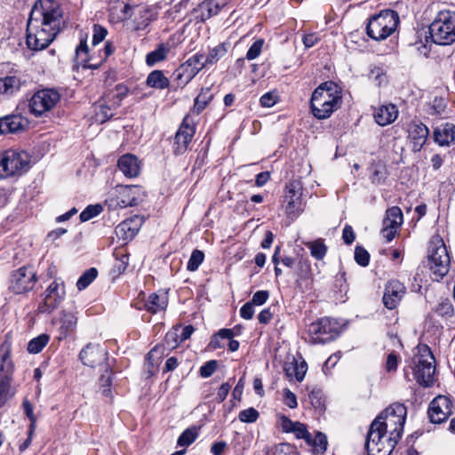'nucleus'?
<instances>
[{
	"label": "nucleus",
	"mask_w": 455,
	"mask_h": 455,
	"mask_svg": "<svg viewBox=\"0 0 455 455\" xmlns=\"http://www.w3.org/2000/svg\"><path fill=\"white\" fill-rule=\"evenodd\" d=\"M87 53H88V46L85 40H81L79 45L76 47V59L83 63H86L88 61L87 60ZM100 63H88L84 64L89 68L96 69L99 68Z\"/></svg>",
	"instance_id": "c03bdc74"
},
{
	"label": "nucleus",
	"mask_w": 455,
	"mask_h": 455,
	"mask_svg": "<svg viewBox=\"0 0 455 455\" xmlns=\"http://www.w3.org/2000/svg\"><path fill=\"white\" fill-rule=\"evenodd\" d=\"M23 409H24V413L26 414V416L28 418V419L30 421V424H29L30 435H33L35 429H36V418L33 411V405L28 399H25L23 401Z\"/></svg>",
	"instance_id": "5fc2aeb1"
},
{
	"label": "nucleus",
	"mask_w": 455,
	"mask_h": 455,
	"mask_svg": "<svg viewBox=\"0 0 455 455\" xmlns=\"http://www.w3.org/2000/svg\"><path fill=\"white\" fill-rule=\"evenodd\" d=\"M400 360L401 357L395 351L389 352L384 363L385 371L388 373L395 372Z\"/></svg>",
	"instance_id": "49530a36"
},
{
	"label": "nucleus",
	"mask_w": 455,
	"mask_h": 455,
	"mask_svg": "<svg viewBox=\"0 0 455 455\" xmlns=\"http://www.w3.org/2000/svg\"><path fill=\"white\" fill-rule=\"evenodd\" d=\"M11 379L0 378V407L4 405V403L7 400V395L10 389Z\"/></svg>",
	"instance_id": "69168bd1"
},
{
	"label": "nucleus",
	"mask_w": 455,
	"mask_h": 455,
	"mask_svg": "<svg viewBox=\"0 0 455 455\" xmlns=\"http://www.w3.org/2000/svg\"><path fill=\"white\" fill-rule=\"evenodd\" d=\"M37 281L33 267L24 266L13 271L10 279V290L21 294L33 289Z\"/></svg>",
	"instance_id": "ddd939ff"
},
{
	"label": "nucleus",
	"mask_w": 455,
	"mask_h": 455,
	"mask_svg": "<svg viewBox=\"0 0 455 455\" xmlns=\"http://www.w3.org/2000/svg\"><path fill=\"white\" fill-rule=\"evenodd\" d=\"M342 104L341 89L333 82L321 84L315 89L310 99V110L318 120L329 118Z\"/></svg>",
	"instance_id": "7ed1b4c3"
},
{
	"label": "nucleus",
	"mask_w": 455,
	"mask_h": 455,
	"mask_svg": "<svg viewBox=\"0 0 455 455\" xmlns=\"http://www.w3.org/2000/svg\"><path fill=\"white\" fill-rule=\"evenodd\" d=\"M169 52V48L164 44H161L153 52H150L146 56V62L148 66H154L159 61L164 60Z\"/></svg>",
	"instance_id": "79ce46f5"
},
{
	"label": "nucleus",
	"mask_w": 455,
	"mask_h": 455,
	"mask_svg": "<svg viewBox=\"0 0 455 455\" xmlns=\"http://www.w3.org/2000/svg\"><path fill=\"white\" fill-rule=\"evenodd\" d=\"M194 332V327L192 325H187L181 329V332L178 335L176 332H169L166 335V341L168 342L170 339H175L176 337H179L180 342L185 341L189 339L192 333Z\"/></svg>",
	"instance_id": "4d7b16f0"
},
{
	"label": "nucleus",
	"mask_w": 455,
	"mask_h": 455,
	"mask_svg": "<svg viewBox=\"0 0 455 455\" xmlns=\"http://www.w3.org/2000/svg\"><path fill=\"white\" fill-rule=\"evenodd\" d=\"M66 295L64 282L55 279L44 292V301L39 305L38 310L43 314H50L63 301Z\"/></svg>",
	"instance_id": "4468645a"
},
{
	"label": "nucleus",
	"mask_w": 455,
	"mask_h": 455,
	"mask_svg": "<svg viewBox=\"0 0 455 455\" xmlns=\"http://www.w3.org/2000/svg\"><path fill=\"white\" fill-rule=\"evenodd\" d=\"M432 41L440 45H450L455 42V11L438 12L429 25Z\"/></svg>",
	"instance_id": "20e7f679"
},
{
	"label": "nucleus",
	"mask_w": 455,
	"mask_h": 455,
	"mask_svg": "<svg viewBox=\"0 0 455 455\" xmlns=\"http://www.w3.org/2000/svg\"><path fill=\"white\" fill-rule=\"evenodd\" d=\"M182 65L187 68L189 72L196 76L199 71L207 65V63L205 62V57L204 54L196 53L188 58Z\"/></svg>",
	"instance_id": "c9c22d12"
},
{
	"label": "nucleus",
	"mask_w": 455,
	"mask_h": 455,
	"mask_svg": "<svg viewBox=\"0 0 455 455\" xmlns=\"http://www.w3.org/2000/svg\"><path fill=\"white\" fill-rule=\"evenodd\" d=\"M453 312V306L450 300H444L438 304L436 313L442 316H451Z\"/></svg>",
	"instance_id": "338daca9"
},
{
	"label": "nucleus",
	"mask_w": 455,
	"mask_h": 455,
	"mask_svg": "<svg viewBox=\"0 0 455 455\" xmlns=\"http://www.w3.org/2000/svg\"><path fill=\"white\" fill-rule=\"evenodd\" d=\"M49 340H50V336L48 334H45V333L40 334L39 336L32 339L28 342V351L30 354H38L48 344Z\"/></svg>",
	"instance_id": "ea45409f"
},
{
	"label": "nucleus",
	"mask_w": 455,
	"mask_h": 455,
	"mask_svg": "<svg viewBox=\"0 0 455 455\" xmlns=\"http://www.w3.org/2000/svg\"><path fill=\"white\" fill-rule=\"evenodd\" d=\"M306 246L310 250L311 255L317 260L323 259L327 252V246L323 239H317L313 242L306 243Z\"/></svg>",
	"instance_id": "4c0bfd02"
},
{
	"label": "nucleus",
	"mask_w": 455,
	"mask_h": 455,
	"mask_svg": "<svg viewBox=\"0 0 455 455\" xmlns=\"http://www.w3.org/2000/svg\"><path fill=\"white\" fill-rule=\"evenodd\" d=\"M405 294V286L398 280L389 281L386 286L383 295V303L388 309L395 308Z\"/></svg>",
	"instance_id": "a211bd4d"
},
{
	"label": "nucleus",
	"mask_w": 455,
	"mask_h": 455,
	"mask_svg": "<svg viewBox=\"0 0 455 455\" xmlns=\"http://www.w3.org/2000/svg\"><path fill=\"white\" fill-rule=\"evenodd\" d=\"M434 140L441 147L455 143V124L445 123L437 126L433 132Z\"/></svg>",
	"instance_id": "b1692460"
},
{
	"label": "nucleus",
	"mask_w": 455,
	"mask_h": 455,
	"mask_svg": "<svg viewBox=\"0 0 455 455\" xmlns=\"http://www.w3.org/2000/svg\"><path fill=\"white\" fill-rule=\"evenodd\" d=\"M398 116V110L393 104L381 106L374 112L375 122L380 126L392 124Z\"/></svg>",
	"instance_id": "c756f323"
},
{
	"label": "nucleus",
	"mask_w": 455,
	"mask_h": 455,
	"mask_svg": "<svg viewBox=\"0 0 455 455\" xmlns=\"http://www.w3.org/2000/svg\"><path fill=\"white\" fill-rule=\"evenodd\" d=\"M105 373L101 374L100 377V386L101 389V393L105 396H110L111 390L110 387L112 384V377H113V371L110 370V363H107V365H105Z\"/></svg>",
	"instance_id": "a19ab883"
},
{
	"label": "nucleus",
	"mask_w": 455,
	"mask_h": 455,
	"mask_svg": "<svg viewBox=\"0 0 455 455\" xmlns=\"http://www.w3.org/2000/svg\"><path fill=\"white\" fill-rule=\"evenodd\" d=\"M173 81L176 83L177 87L183 88L188 84L196 76L189 72L187 68L182 64L173 72Z\"/></svg>",
	"instance_id": "e433bc0d"
},
{
	"label": "nucleus",
	"mask_w": 455,
	"mask_h": 455,
	"mask_svg": "<svg viewBox=\"0 0 455 455\" xmlns=\"http://www.w3.org/2000/svg\"><path fill=\"white\" fill-rule=\"evenodd\" d=\"M218 367V362L216 360H210L200 367V375L203 378L211 377Z\"/></svg>",
	"instance_id": "680f3d73"
},
{
	"label": "nucleus",
	"mask_w": 455,
	"mask_h": 455,
	"mask_svg": "<svg viewBox=\"0 0 455 455\" xmlns=\"http://www.w3.org/2000/svg\"><path fill=\"white\" fill-rule=\"evenodd\" d=\"M398 24L397 12L393 10H384L369 20L366 33L373 40H384L395 31Z\"/></svg>",
	"instance_id": "423d86ee"
},
{
	"label": "nucleus",
	"mask_w": 455,
	"mask_h": 455,
	"mask_svg": "<svg viewBox=\"0 0 455 455\" xmlns=\"http://www.w3.org/2000/svg\"><path fill=\"white\" fill-rule=\"evenodd\" d=\"M117 166L127 178H135L140 172V161L137 156L132 154L122 156L118 159Z\"/></svg>",
	"instance_id": "393cba45"
},
{
	"label": "nucleus",
	"mask_w": 455,
	"mask_h": 455,
	"mask_svg": "<svg viewBox=\"0 0 455 455\" xmlns=\"http://www.w3.org/2000/svg\"><path fill=\"white\" fill-rule=\"evenodd\" d=\"M28 124V120L20 115L6 116L0 118V133H15L24 131Z\"/></svg>",
	"instance_id": "4be33fe9"
},
{
	"label": "nucleus",
	"mask_w": 455,
	"mask_h": 455,
	"mask_svg": "<svg viewBox=\"0 0 455 455\" xmlns=\"http://www.w3.org/2000/svg\"><path fill=\"white\" fill-rule=\"evenodd\" d=\"M403 224V213L399 207L393 206L387 209L383 226L392 227L399 229Z\"/></svg>",
	"instance_id": "72a5a7b5"
},
{
	"label": "nucleus",
	"mask_w": 455,
	"mask_h": 455,
	"mask_svg": "<svg viewBox=\"0 0 455 455\" xmlns=\"http://www.w3.org/2000/svg\"><path fill=\"white\" fill-rule=\"evenodd\" d=\"M12 342L6 337L0 346V378L12 379L14 363L11 356Z\"/></svg>",
	"instance_id": "aec40b11"
},
{
	"label": "nucleus",
	"mask_w": 455,
	"mask_h": 455,
	"mask_svg": "<svg viewBox=\"0 0 455 455\" xmlns=\"http://www.w3.org/2000/svg\"><path fill=\"white\" fill-rule=\"evenodd\" d=\"M82 363L94 368L108 362V352L104 346L89 343L79 354Z\"/></svg>",
	"instance_id": "2eb2a0df"
},
{
	"label": "nucleus",
	"mask_w": 455,
	"mask_h": 455,
	"mask_svg": "<svg viewBox=\"0 0 455 455\" xmlns=\"http://www.w3.org/2000/svg\"><path fill=\"white\" fill-rule=\"evenodd\" d=\"M59 339H65L76 328L77 317L75 312L62 310L59 319Z\"/></svg>",
	"instance_id": "bb28decb"
},
{
	"label": "nucleus",
	"mask_w": 455,
	"mask_h": 455,
	"mask_svg": "<svg viewBox=\"0 0 455 455\" xmlns=\"http://www.w3.org/2000/svg\"><path fill=\"white\" fill-rule=\"evenodd\" d=\"M278 101V95L275 92H268L264 93L260 99V105L264 108H271Z\"/></svg>",
	"instance_id": "e2e57ef3"
},
{
	"label": "nucleus",
	"mask_w": 455,
	"mask_h": 455,
	"mask_svg": "<svg viewBox=\"0 0 455 455\" xmlns=\"http://www.w3.org/2000/svg\"><path fill=\"white\" fill-rule=\"evenodd\" d=\"M204 254L202 251L194 250L187 264V269L194 272L198 269L199 266L203 263Z\"/></svg>",
	"instance_id": "de8ad7c7"
},
{
	"label": "nucleus",
	"mask_w": 455,
	"mask_h": 455,
	"mask_svg": "<svg viewBox=\"0 0 455 455\" xmlns=\"http://www.w3.org/2000/svg\"><path fill=\"white\" fill-rule=\"evenodd\" d=\"M147 84L149 87L164 90L170 84L169 79L161 70H154L147 77Z\"/></svg>",
	"instance_id": "f704fd0d"
},
{
	"label": "nucleus",
	"mask_w": 455,
	"mask_h": 455,
	"mask_svg": "<svg viewBox=\"0 0 455 455\" xmlns=\"http://www.w3.org/2000/svg\"><path fill=\"white\" fill-rule=\"evenodd\" d=\"M435 359L427 345H419L413 358V375L416 381L424 387H431L435 381Z\"/></svg>",
	"instance_id": "39448f33"
},
{
	"label": "nucleus",
	"mask_w": 455,
	"mask_h": 455,
	"mask_svg": "<svg viewBox=\"0 0 455 455\" xmlns=\"http://www.w3.org/2000/svg\"><path fill=\"white\" fill-rule=\"evenodd\" d=\"M298 439H304L307 443L311 442V435L303 423L297 422L292 432Z\"/></svg>",
	"instance_id": "052dcab7"
},
{
	"label": "nucleus",
	"mask_w": 455,
	"mask_h": 455,
	"mask_svg": "<svg viewBox=\"0 0 455 455\" xmlns=\"http://www.w3.org/2000/svg\"><path fill=\"white\" fill-rule=\"evenodd\" d=\"M102 211V207L100 204L88 205L81 213H80V220L82 222H85L90 220L91 219L98 216Z\"/></svg>",
	"instance_id": "8fccbe9b"
},
{
	"label": "nucleus",
	"mask_w": 455,
	"mask_h": 455,
	"mask_svg": "<svg viewBox=\"0 0 455 455\" xmlns=\"http://www.w3.org/2000/svg\"><path fill=\"white\" fill-rule=\"evenodd\" d=\"M407 416L400 403L390 404L370 425L365 449L368 455H390L402 438Z\"/></svg>",
	"instance_id": "f257e3e1"
},
{
	"label": "nucleus",
	"mask_w": 455,
	"mask_h": 455,
	"mask_svg": "<svg viewBox=\"0 0 455 455\" xmlns=\"http://www.w3.org/2000/svg\"><path fill=\"white\" fill-rule=\"evenodd\" d=\"M168 305L167 293H152L144 303V308L152 314H156L166 308Z\"/></svg>",
	"instance_id": "7c9ffc66"
},
{
	"label": "nucleus",
	"mask_w": 455,
	"mask_h": 455,
	"mask_svg": "<svg viewBox=\"0 0 455 455\" xmlns=\"http://www.w3.org/2000/svg\"><path fill=\"white\" fill-rule=\"evenodd\" d=\"M307 443L312 447L314 454H323L328 445L326 435L321 432H317L314 438L311 437V442Z\"/></svg>",
	"instance_id": "58836bf2"
},
{
	"label": "nucleus",
	"mask_w": 455,
	"mask_h": 455,
	"mask_svg": "<svg viewBox=\"0 0 455 455\" xmlns=\"http://www.w3.org/2000/svg\"><path fill=\"white\" fill-rule=\"evenodd\" d=\"M29 169V157L13 149L0 152V179L20 175Z\"/></svg>",
	"instance_id": "6e6552de"
},
{
	"label": "nucleus",
	"mask_w": 455,
	"mask_h": 455,
	"mask_svg": "<svg viewBox=\"0 0 455 455\" xmlns=\"http://www.w3.org/2000/svg\"><path fill=\"white\" fill-rule=\"evenodd\" d=\"M447 107L446 100L443 97H435L428 104L427 114L431 116H441Z\"/></svg>",
	"instance_id": "a18cd8bd"
},
{
	"label": "nucleus",
	"mask_w": 455,
	"mask_h": 455,
	"mask_svg": "<svg viewBox=\"0 0 455 455\" xmlns=\"http://www.w3.org/2000/svg\"><path fill=\"white\" fill-rule=\"evenodd\" d=\"M259 411L253 407L243 410L239 412L238 419L244 423H253L259 419Z\"/></svg>",
	"instance_id": "864d4df0"
},
{
	"label": "nucleus",
	"mask_w": 455,
	"mask_h": 455,
	"mask_svg": "<svg viewBox=\"0 0 455 455\" xmlns=\"http://www.w3.org/2000/svg\"><path fill=\"white\" fill-rule=\"evenodd\" d=\"M355 260L361 267H367L370 262V253L362 246L355 249Z\"/></svg>",
	"instance_id": "6e6d98bb"
},
{
	"label": "nucleus",
	"mask_w": 455,
	"mask_h": 455,
	"mask_svg": "<svg viewBox=\"0 0 455 455\" xmlns=\"http://www.w3.org/2000/svg\"><path fill=\"white\" fill-rule=\"evenodd\" d=\"M195 127L188 123V118L185 117L174 138V153L183 154L188 147L193 136L195 135Z\"/></svg>",
	"instance_id": "6ab92c4d"
},
{
	"label": "nucleus",
	"mask_w": 455,
	"mask_h": 455,
	"mask_svg": "<svg viewBox=\"0 0 455 455\" xmlns=\"http://www.w3.org/2000/svg\"><path fill=\"white\" fill-rule=\"evenodd\" d=\"M451 259L443 239L437 235L431 238L428 247V265L438 281L447 275L450 269Z\"/></svg>",
	"instance_id": "0eeeda50"
},
{
	"label": "nucleus",
	"mask_w": 455,
	"mask_h": 455,
	"mask_svg": "<svg viewBox=\"0 0 455 455\" xmlns=\"http://www.w3.org/2000/svg\"><path fill=\"white\" fill-rule=\"evenodd\" d=\"M283 403L291 409H294L298 405L295 394L288 388L283 390Z\"/></svg>",
	"instance_id": "774afa93"
},
{
	"label": "nucleus",
	"mask_w": 455,
	"mask_h": 455,
	"mask_svg": "<svg viewBox=\"0 0 455 455\" xmlns=\"http://www.w3.org/2000/svg\"><path fill=\"white\" fill-rule=\"evenodd\" d=\"M144 191L140 187L132 185H118L114 191V197L110 199L111 205L126 208L136 206L143 201Z\"/></svg>",
	"instance_id": "9d476101"
},
{
	"label": "nucleus",
	"mask_w": 455,
	"mask_h": 455,
	"mask_svg": "<svg viewBox=\"0 0 455 455\" xmlns=\"http://www.w3.org/2000/svg\"><path fill=\"white\" fill-rule=\"evenodd\" d=\"M264 44H265V41L262 38H259L256 41H254V43L250 46V48L248 49V51L246 52V59L248 60H252L257 59L262 52Z\"/></svg>",
	"instance_id": "603ef678"
},
{
	"label": "nucleus",
	"mask_w": 455,
	"mask_h": 455,
	"mask_svg": "<svg viewBox=\"0 0 455 455\" xmlns=\"http://www.w3.org/2000/svg\"><path fill=\"white\" fill-rule=\"evenodd\" d=\"M62 10L55 0H38L27 24L26 44L32 51L48 47L60 30Z\"/></svg>",
	"instance_id": "f03ea898"
},
{
	"label": "nucleus",
	"mask_w": 455,
	"mask_h": 455,
	"mask_svg": "<svg viewBox=\"0 0 455 455\" xmlns=\"http://www.w3.org/2000/svg\"><path fill=\"white\" fill-rule=\"evenodd\" d=\"M133 7L124 0H111L109 3L110 16L116 21L125 20L132 15Z\"/></svg>",
	"instance_id": "cd10ccee"
},
{
	"label": "nucleus",
	"mask_w": 455,
	"mask_h": 455,
	"mask_svg": "<svg viewBox=\"0 0 455 455\" xmlns=\"http://www.w3.org/2000/svg\"><path fill=\"white\" fill-rule=\"evenodd\" d=\"M108 35V30L104 27L100 25L95 24L93 26V35H92V44L96 45L102 42L106 36Z\"/></svg>",
	"instance_id": "0e129e2a"
},
{
	"label": "nucleus",
	"mask_w": 455,
	"mask_h": 455,
	"mask_svg": "<svg viewBox=\"0 0 455 455\" xmlns=\"http://www.w3.org/2000/svg\"><path fill=\"white\" fill-rule=\"evenodd\" d=\"M274 455H299L295 446L290 443H279L275 446Z\"/></svg>",
	"instance_id": "13d9d810"
},
{
	"label": "nucleus",
	"mask_w": 455,
	"mask_h": 455,
	"mask_svg": "<svg viewBox=\"0 0 455 455\" xmlns=\"http://www.w3.org/2000/svg\"><path fill=\"white\" fill-rule=\"evenodd\" d=\"M284 371L290 379L294 378L297 381L301 382L307 373V364L300 355L298 358H294L291 363H286Z\"/></svg>",
	"instance_id": "c85d7f7f"
},
{
	"label": "nucleus",
	"mask_w": 455,
	"mask_h": 455,
	"mask_svg": "<svg viewBox=\"0 0 455 455\" xmlns=\"http://www.w3.org/2000/svg\"><path fill=\"white\" fill-rule=\"evenodd\" d=\"M227 53V48L224 44H219L212 48L205 57L207 64H214Z\"/></svg>",
	"instance_id": "09e8293b"
},
{
	"label": "nucleus",
	"mask_w": 455,
	"mask_h": 455,
	"mask_svg": "<svg viewBox=\"0 0 455 455\" xmlns=\"http://www.w3.org/2000/svg\"><path fill=\"white\" fill-rule=\"evenodd\" d=\"M452 412V404L445 395L436 396L429 404L428 417L432 423L440 424L446 420Z\"/></svg>",
	"instance_id": "dca6fc26"
},
{
	"label": "nucleus",
	"mask_w": 455,
	"mask_h": 455,
	"mask_svg": "<svg viewBox=\"0 0 455 455\" xmlns=\"http://www.w3.org/2000/svg\"><path fill=\"white\" fill-rule=\"evenodd\" d=\"M60 100V94L52 89L36 92L29 100V109L36 116H41L50 111Z\"/></svg>",
	"instance_id": "f8f14e48"
},
{
	"label": "nucleus",
	"mask_w": 455,
	"mask_h": 455,
	"mask_svg": "<svg viewBox=\"0 0 455 455\" xmlns=\"http://www.w3.org/2000/svg\"><path fill=\"white\" fill-rule=\"evenodd\" d=\"M129 89L124 84H118L104 96L112 103L114 108H118L122 100L127 96Z\"/></svg>",
	"instance_id": "473e14b6"
},
{
	"label": "nucleus",
	"mask_w": 455,
	"mask_h": 455,
	"mask_svg": "<svg viewBox=\"0 0 455 455\" xmlns=\"http://www.w3.org/2000/svg\"><path fill=\"white\" fill-rule=\"evenodd\" d=\"M25 84L26 80L20 74L0 77V95L11 96L19 92Z\"/></svg>",
	"instance_id": "5701e85b"
},
{
	"label": "nucleus",
	"mask_w": 455,
	"mask_h": 455,
	"mask_svg": "<svg viewBox=\"0 0 455 455\" xmlns=\"http://www.w3.org/2000/svg\"><path fill=\"white\" fill-rule=\"evenodd\" d=\"M116 108L104 96L95 107L96 120L101 124L105 123L114 116V110Z\"/></svg>",
	"instance_id": "2f4dec72"
},
{
	"label": "nucleus",
	"mask_w": 455,
	"mask_h": 455,
	"mask_svg": "<svg viewBox=\"0 0 455 455\" xmlns=\"http://www.w3.org/2000/svg\"><path fill=\"white\" fill-rule=\"evenodd\" d=\"M196 432L193 429L188 428L179 436L177 443L180 447H187L190 445L196 439Z\"/></svg>",
	"instance_id": "3c124183"
},
{
	"label": "nucleus",
	"mask_w": 455,
	"mask_h": 455,
	"mask_svg": "<svg viewBox=\"0 0 455 455\" xmlns=\"http://www.w3.org/2000/svg\"><path fill=\"white\" fill-rule=\"evenodd\" d=\"M283 203L285 213L291 219L297 218L303 212L302 184L299 180H291L285 186Z\"/></svg>",
	"instance_id": "9b49d317"
},
{
	"label": "nucleus",
	"mask_w": 455,
	"mask_h": 455,
	"mask_svg": "<svg viewBox=\"0 0 455 455\" xmlns=\"http://www.w3.org/2000/svg\"><path fill=\"white\" fill-rule=\"evenodd\" d=\"M369 78L371 79L378 86L387 82L386 75L379 67H374L371 69Z\"/></svg>",
	"instance_id": "bf43d9fd"
},
{
	"label": "nucleus",
	"mask_w": 455,
	"mask_h": 455,
	"mask_svg": "<svg viewBox=\"0 0 455 455\" xmlns=\"http://www.w3.org/2000/svg\"><path fill=\"white\" fill-rule=\"evenodd\" d=\"M310 341L314 344H324L335 339L339 334L338 323L331 318L324 317L308 326Z\"/></svg>",
	"instance_id": "1a4fd4ad"
},
{
	"label": "nucleus",
	"mask_w": 455,
	"mask_h": 455,
	"mask_svg": "<svg viewBox=\"0 0 455 455\" xmlns=\"http://www.w3.org/2000/svg\"><path fill=\"white\" fill-rule=\"evenodd\" d=\"M229 0H204L198 5L202 20H206L220 12Z\"/></svg>",
	"instance_id": "a878e982"
},
{
	"label": "nucleus",
	"mask_w": 455,
	"mask_h": 455,
	"mask_svg": "<svg viewBox=\"0 0 455 455\" xmlns=\"http://www.w3.org/2000/svg\"><path fill=\"white\" fill-rule=\"evenodd\" d=\"M143 222V218L139 215L126 219L116 226L115 229L116 235L123 243H127L138 234Z\"/></svg>",
	"instance_id": "f3484780"
},
{
	"label": "nucleus",
	"mask_w": 455,
	"mask_h": 455,
	"mask_svg": "<svg viewBox=\"0 0 455 455\" xmlns=\"http://www.w3.org/2000/svg\"><path fill=\"white\" fill-rule=\"evenodd\" d=\"M97 275L98 270L95 267H91L84 272L76 282L78 291H83L87 288L95 280Z\"/></svg>",
	"instance_id": "37998d69"
},
{
	"label": "nucleus",
	"mask_w": 455,
	"mask_h": 455,
	"mask_svg": "<svg viewBox=\"0 0 455 455\" xmlns=\"http://www.w3.org/2000/svg\"><path fill=\"white\" fill-rule=\"evenodd\" d=\"M429 135V130L426 124L420 122H413L409 127V139L412 143V150L419 152L426 144Z\"/></svg>",
	"instance_id": "412c9836"
}]
</instances>
